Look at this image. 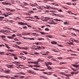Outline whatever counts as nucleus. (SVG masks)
<instances>
[{
	"label": "nucleus",
	"instance_id": "nucleus-11",
	"mask_svg": "<svg viewBox=\"0 0 79 79\" xmlns=\"http://www.w3.org/2000/svg\"><path fill=\"white\" fill-rule=\"evenodd\" d=\"M45 64L46 65V66L48 67V65H49V62H45Z\"/></svg>",
	"mask_w": 79,
	"mask_h": 79
},
{
	"label": "nucleus",
	"instance_id": "nucleus-64",
	"mask_svg": "<svg viewBox=\"0 0 79 79\" xmlns=\"http://www.w3.org/2000/svg\"><path fill=\"white\" fill-rule=\"evenodd\" d=\"M40 33H41V34H45V33H44V32H40Z\"/></svg>",
	"mask_w": 79,
	"mask_h": 79
},
{
	"label": "nucleus",
	"instance_id": "nucleus-8",
	"mask_svg": "<svg viewBox=\"0 0 79 79\" xmlns=\"http://www.w3.org/2000/svg\"><path fill=\"white\" fill-rule=\"evenodd\" d=\"M1 77H5L6 78H9L10 77V76H3V75H1V76H0Z\"/></svg>",
	"mask_w": 79,
	"mask_h": 79
},
{
	"label": "nucleus",
	"instance_id": "nucleus-45",
	"mask_svg": "<svg viewBox=\"0 0 79 79\" xmlns=\"http://www.w3.org/2000/svg\"><path fill=\"white\" fill-rule=\"evenodd\" d=\"M14 58L15 60H17V59H18V58L17 56H14Z\"/></svg>",
	"mask_w": 79,
	"mask_h": 79
},
{
	"label": "nucleus",
	"instance_id": "nucleus-59",
	"mask_svg": "<svg viewBox=\"0 0 79 79\" xmlns=\"http://www.w3.org/2000/svg\"><path fill=\"white\" fill-rule=\"evenodd\" d=\"M48 69L49 70L51 69H52L51 67H50V66H48Z\"/></svg>",
	"mask_w": 79,
	"mask_h": 79
},
{
	"label": "nucleus",
	"instance_id": "nucleus-54",
	"mask_svg": "<svg viewBox=\"0 0 79 79\" xmlns=\"http://www.w3.org/2000/svg\"><path fill=\"white\" fill-rule=\"evenodd\" d=\"M68 13L70 14H73V13L72 12H70V11H68Z\"/></svg>",
	"mask_w": 79,
	"mask_h": 79
},
{
	"label": "nucleus",
	"instance_id": "nucleus-52",
	"mask_svg": "<svg viewBox=\"0 0 79 79\" xmlns=\"http://www.w3.org/2000/svg\"><path fill=\"white\" fill-rule=\"evenodd\" d=\"M34 54H35V55H38V54H39L40 53H38V52H34Z\"/></svg>",
	"mask_w": 79,
	"mask_h": 79
},
{
	"label": "nucleus",
	"instance_id": "nucleus-27",
	"mask_svg": "<svg viewBox=\"0 0 79 79\" xmlns=\"http://www.w3.org/2000/svg\"><path fill=\"white\" fill-rule=\"evenodd\" d=\"M44 18L45 19H47V20L49 19H50V18L49 17H45Z\"/></svg>",
	"mask_w": 79,
	"mask_h": 79
},
{
	"label": "nucleus",
	"instance_id": "nucleus-19",
	"mask_svg": "<svg viewBox=\"0 0 79 79\" xmlns=\"http://www.w3.org/2000/svg\"><path fill=\"white\" fill-rule=\"evenodd\" d=\"M37 9H39L43 10V8L41 6H38L37 7Z\"/></svg>",
	"mask_w": 79,
	"mask_h": 79
},
{
	"label": "nucleus",
	"instance_id": "nucleus-50",
	"mask_svg": "<svg viewBox=\"0 0 79 79\" xmlns=\"http://www.w3.org/2000/svg\"><path fill=\"white\" fill-rule=\"evenodd\" d=\"M42 54L43 55H48V54H47V53H42Z\"/></svg>",
	"mask_w": 79,
	"mask_h": 79
},
{
	"label": "nucleus",
	"instance_id": "nucleus-43",
	"mask_svg": "<svg viewBox=\"0 0 79 79\" xmlns=\"http://www.w3.org/2000/svg\"><path fill=\"white\" fill-rule=\"evenodd\" d=\"M52 57H53L52 56H49L48 57V58L50 59L51 58H52Z\"/></svg>",
	"mask_w": 79,
	"mask_h": 79
},
{
	"label": "nucleus",
	"instance_id": "nucleus-3",
	"mask_svg": "<svg viewBox=\"0 0 79 79\" xmlns=\"http://www.w3.org/2000/svg\"><path fill=\"white\" fill-rule=\"evenodd\" d=\"M2 4L5 5H11V4L10 3H6V2H2Z\"/></svg>",
	"mask_w": 79,
	"mask_h": 79
},
{
	"label": "nucleus",
	"instance_id": "nucleus-22",
	"mask_svg": "<svg viewBox=\"0 0 79 79\" xmlns=\"http://www.w3.org/2000/svg\"><path fill=\"white\" fill-rule=\"evenodd\" d=\"M3 15H4L5 17H7L8 16V15H6V14H5V13H4L3 14Z\"/></svg>",
	"mask_w": 79,
	"mask_h": 79
},
{
	"label": "nucleus",
	"instance_id": "nucleus-17",
	"mask_svg": "<svg viewBox=\"0 0 79 79\" xmlns=\"http://www.w3.org/2000/svg\"><path fill=\"white\" fill-rule=\"evenodd\" d=\"M64 24L65 25H69V23H68L67 22H64Z\"/></svg>",
	"mask_w": 79,
	"mask_h": 79
},
{
	"label": "nucleus",
	"instance_id": "nucleus-6",
	"mask_svg": "<svg viewBox=\"0 0 79 79\" xmlns=\"http://www.w3.org/2000/svg\"><path fill=\"white\" fill-rule=\"evenodd\" d=\"M33 69L35 70H36V71H39V70H40V71H44V69H36V68H33Z\"/></svg>",
	"mask_w": 79,
	"mask_h": 79
},
{
	"label": "nucleus",
	"instance_id": "nucleus-28",
	"mask_svg": "<svg viewBox=\"0 0 79 79\" xmlns=\"http://www.w3.org/2000/svg\"><path fill=\"white\" fill-rule=\"evenodd\" d=\"M52 44H57V43H56V42L53 41V42H52Z\"/></svg>",
	"mask_w": 79,
	"mask_h": 79
},
{
	"label": "nucleus",
	"instance_id": "nucleus-29",
	"mask_svg": "<svg viewBox=\"0 0 79 79\" xmlns=\"http://www.w3.org/2000/svg\"><path fill=\"white\" fill-rule=\"evenodd\" d=\"M50 6H47V7H44V8H45V9H50Z\"/></svg>",
	"mask_w": 79,
	"mask_h": 79
},
{
	"label": "nucleus",
	"instance_id": "nucleus-26",
	"mask_svg": "<svg viewBox=\"0 0 79 79\" xmlns=\"http://www.w3.org/2000/svg\"><path fill=\"white\" fill-rule=\"evenodd\" d=\"M67 43L69 44H71V45H74V44L73 43V42L70 43Z\"/></svg>",
	"mask_w": 79,
	"mask_h": 79
},
{
	"label": "nucleus",
	"instance_id": "nucleus-1",
	"mask_svg": "<svg viewBox=\"0 0 79 79\" xmlns=\"http://www.w3.org/2000/svg\"><path fill=\"white\" fill-rule=\"evenodd\" d=\"M18 24L19 25H23V26H26V25H27V27H32L31 26H30V25H28L27 24V23H23L22 22H18Z\"/></svg>",
	"mask_w": 79,
	"mask_h": 79
},
{
	"label": "nucleus",
	"instance_id": "nucleus-7",
	"mask_svg": "<svg viewBox=\"0 0 79 79\" xmlns=\"http://www.w3.org/2000/svg\"><path fill=\"white\" fill-rule=\"evenodd\" d=\"M0 37H1V38H2V39L3 40H5V39H3V38H5V36H4V35H1L0 36Z\"/></svg>",
	"mask_w": 79,
	"mask_h": 79
},
{
	"label": "nucleus",
	"instance_id": "nucleus-21",
	"mask_svg": "<svg viewBox=\"0 0 79 79\" xmlns=\"http://www.w3.org/2000/svg\"><path fill=\"white\" fill-rule=\"evenodd\" d=\"M66 62H60V65H62V64H66Z\"/></svg>",
	"mask_w": 79,
	"mask_h": 79
},
{
	"label": "nucleus",
	"instance_id": "nucleus-58",
	"mask_svg": "<svg viewBox=\"0 0 79 79\" xmlns=\"http://www.w3.org/2000/svg\"><path fill=\"white\" fill-rule=\"evenodd\" d=\"M72 69L73 70V71H75L76 70V69H74V68H72Z\"/></svg>",
	"mask_w": 79,
	"mask_h": 79
},
{
	"label": "nucleus",
	"instance_id": "nucleus-9",
	"mask_svg": "<svg viewBox=\"0 0 79 79\" xmlns=\"http://www.w3.org/2000/svg\"><path fill=\"white\" fill-rule=\"evenodd\" d=\"M40 61V60H38L37 61H35V62H34V64H38V63L39 61Z\"/></svg>",
	"mask_w": 79,
	"mask_h": 79
},
{
	"label": "nucleus",
	"instance_id": "nucleus-14",
	"mask_svg": "<svg viewBox=\"0 0 79 79\" xmlns=\"http://www.w3.org/2000/svg\"><path fill=\"white\" fill-rule=\"evenodd\" d=\"M73 66L74 67H79V65L78 64V65H75V64H72Z\"/></svg>",
	"mask_w": 79,
	"mask_h": 79
},
{
	"label": "nucleus",
	"instance_id": "nucleus-35",
	"mask_svg": "<svg viewBox=\"0 0 79 79\" xmlns=\"http://www.w3.org/2000/svg\"><path fill=\"white\" fill-rule=\"evenodd\" d=\"M37 47L38 48V49L39 50V49H41L42 48L40 46H37Z\"/></svg>",
	"mask_w": 79,
	"mask_h": 79
},
{
	"label": "nucleus",
	"instance_id": "nucleus-63",
	"mask_svg": "<svg viewBox=\"0 0 79 79\" xmlns=\"http://www.w3.org/2000/svg\"><path fill=\"white\" fill-rule=\"evenodd\" d=\"M10 22H11V23H12V22H14V21H13L12 20H10Z\"/></svg>",
	"mask_w": 79,
	"mask_h": 79
},
{
	"label": "nucleus",
	"instance_id": "nucleus-36",
	"mask_svg": "<svg viewBox=\"0 0 79 79\" xmlns=\"http://www.w3.org/2000/svg\"><path fill=\"white\" fill-rule=\"evenodd\" d=\"M6 13L8 15H12V13Z\"/></svg>",
	"mask_w": 79,
	"mask_h": 79
},
{
	"label": "nucleus",
	"instance_id": "nucleus-12",
	"mask_svg": "<svg viewBox=\"0 0 79 79\" xmlns=\"http://www.w3.org/2000/svg\"><path fill=\"white\" fill-rule=\"evenodd\" d=\"M54 20H56V21H62L61 20L57 19H54Z\"/></svg>",
	"mask_w": 79,
	"mask_h": 79
},
{
	"label": "nucleus",
	"instance_id": "nucleus-23",
	"mask_svg": "<svg viewBox=\"0 0 79 79\" xmlns=\"http://www.w3.org/2000/svg\"><path fill=\"white\" fill-rule=\"evenodd\" d=\"M29 12L30 14H32L34 13V11L32 10H30V11H29Z\"/></svg>",
	"mask_w": 79,
	"mask_h": 79
},
{
	"label": "nucleus",
	"instance_id": "nucleus-5",
	"mask_svg": "<svg viewBox=\"0 0 79 79\" xmlns=\"http://www.w3.org/2000/svg\"><path fill=\"white\" fill-rule=\"evenodd\" d=\"M70 40H72V41L75 42H76L77 43H78L79 42L78 40H75L74 39H73L72 38H71Z\"/></svg>",
	"mask_w": 79,
	"mask_h": 79
},
{
	"label": "nucleus",
	"instance_id": "nucleus-24",
	"mask_svg": "<svg viewBox=\"0 0 79 79\" xmlns=\"http://www.w3.org/2000/svg\"><path fill=\"white\" fill-rule=\"evenodd\" d=\"M17 44H21V42H15Z\"/></svg>",
	"mask_w": 79,
	"mask_h": 79
},
{
	"label": "nucleus",
	"instance_id": "nucleus-20",
	"mask_svg": "<svg viewBox=\"0 0 79 79\" xmlns=\"http://www.w3.org/2000/svg\"><path fill=\"white\" fill-rule=\"evenodd\" d=\"M3 31H4V32H3V33H5V32H6L7 33H8L9 31H8V30H3Z\"/></svg>",
	"mask_w": 79,
	"mask_h": 79
},
{
	"label": "nucleus",
	"instance_id": "nucleus-25",
	"mask_svg": "<svg viewBox=\"0 0 79 79\" xmlns=\"http://www.w3.org/2000/svg\"><path fill=\"white\" fill-rule=\"evenodd\" d=\"M10 72V71L9 70H8L5 71V72L6 73H9Z\"/></svg>",
	"mask_w": 79,
	"mask_h": 79
},
{
	"label": "nucleus",
	"instance_id": "nucleus-51",
	"mask_svg": "<svg viewBox=\"0 0 79 79\" xmlns=\"http://www.w3.org/2000/svg\"><path fill=\"white\" fill-rule=\"evenodd\" d=\"M57 23H56L54 22H52L51 24H54V25H56V24H57Z\"/></svg>",
	"mask_w": 79,
	"mask_h": 79
},
{
	"label": "nucleus",
	"instance_id": "nucleus-60",
	"mask_svg": "<svg viewBox=\"0 0 79 79\" xmlns=\"http://www.w3.org/2000/svg\"><path fill=\"white\" fill-rule=\"evenodd\" d=\"M18 36H19L20 37H22V35H21V34H18Z\"/></svg>",
	"mask_w": 79,
	"mask_h": 79
},
{
	"label": "nucleus",
	"instance_id": "nucleus-4",
	"mask_svg": "<svg viewBox=\"0 0 79 79\" xmlns=\"http://www.w3.org/2000/svg\"><path fill=\"white\" fill-rule=\"evenodd\" d=\"M6 9L8 11H15V9H13V10L11 9V10L10 8H6Z\"/></svg>",
	"mask_w": 79,
	"mask_h": 79
},
{
	"label": "nucleus",
	"instance_id": "nucleus-48",
	"mask_svg": "<svg viewBox=\"0 0 79 79\" xmlns=\"http://www.w3.org/2000/svg\"><path fill=\"white\" fill-rule=\"evenodd\" d=\"M66 4H67L68 5H72L71 3H69V2H67L66 3Z\"/></svg>",
	"mask_w": 79,
	"mask_h": 79
},
{
	"label": "nucleus",
	"instance_id": "nucleus-15",
	"mask_svg": "<svg viewBox=\"0 0 79 79\" xmlns=\"http://www.w3.org/2000/svg\"><path fill=\"white\" fill-rule=\"evenodd\" d=\"M5 44L7 48H8V49H10V47H9L8 45L7 44Z\"/></svg>",
	"mask_w": 79,
	"mask_h": 79
},
{
	"label": "nucleus",
	"instance_id": "nucleus-53",
	"mask_svg": "<svg viewBox=\"0 0 79 79\" xmlns=\"http://www.w3.org/2000/svg\"><path fill=\"white\" fill-rule=\"evenodd\" d=\"M23 29H27V27H23Z\"/></svg>",
	"mask_w": 79,
	"mask_h": 79
},
{
	"label": "nucleus",
	"instance_id": "nucleus-49",
	"mask_svg": "<svg viewBox=\"0 0 79 79\" xmlns=\"http://www.w3.org/2000/svg\"><path fill=\"white\" fill-rule=\"evenodd\" d=\"M28 40H34V38H28Z\"/></svg>",
	"mask_w": 79,
	"mask_h": 79
},
{
	"label": "nucleus",
	"instance_id": "nucleus-46",
	"mask_svg": "<svg viewBox=\"0 0 79 79\" xmlns=\"http://www.w3.org/2000/svg\"><path fill=\"white\" fill-rule=\"evenodd\" d=\"M46 37H48L49 38H52V36L51 35H49V36H46Z\"/></svg>",
	"mask_w": 79,
	"mask_h": 79
},
{
	"label": "nucleus",
	"instance_id": "nucleus-33",
	"mask_svg": "<svg viewBox=\"0 0 79 79\" xmlns=\"http://www.w3.org/2000/svg\"><path fill=\"white\" fill-rule=\"evenodd\" d=\"M34 17L35 18H36V19H40L39 18H38V16H36H36H35Z\"/></svg>",
	"mask_w": 79,
	"mask_h": 79
},
{
	"label": "nucleus",
	"instance_id": "nucleus-61",
	"mask_svg": "<svg viewBox=\"0 0 79 79\" xmlns=\"http://www.w3.org/2000/svg\"><path fill=\"white\" fill-rule=\"evenodd\" d=\"M32 73H33V74H36V73H35V72H34V71H32Z\"/></svg>",
	"mask_w": 79,
	"mask_h": 79
},
{
	"label": "nucleus",
	"instance_id": "nucleus-13",
	"mask_svg": "<svg viewBox=\"0 0 79 79\" xmlns=\"http://www.w3.org/2000/svg\"><path fill=\"white\" fill-rule=\"evenodd\" d=\"M32 34H33V35H34V36H40L39 34H36V33H35V32L34 33H32Z\"/></svg>",
	"mask_w": 79,
	"mask_h": 79
},
{
	"label": "nucleus",
	"instance_id": "nucleus-16",
	"mask_svg": "<svg viewBox=\"0 0 79 79\" xmlns=\"http://www.w3.org/2000/svg\"><path fill=\"white\" fill-rule=\"evenodd\" d=\"M13 65H8V67L10 68H13Z\"/></svg>",
	"mask_w": 79,
	"mask_h": 79
},
{
	"label": "nucleus",
	"instance_id": "nucleus-62",
	"mask_svg": "<svg viewBox=\"0 0 79 79\" xmlns=\"http://www.w3.org/2000/svg\"><path fill=\"white\" fill-rule=\"evenodd\" d=\"M72 35H74V36H76V34H75V33H72Z\"/></svg>",
	"mask_w": 79,
	"mask_h": 79
},
{
	"label": "nucleus",
	"instance_id": "nucleus-31",
	"mask_svg": "<svg viewBox=\"0 0 79 79\" xmlns=\"http://www.w3.org/2000/svg\"><path fill=\"white\" fill-rule=\"evenodd\" d=\"M52 4H53V5H55L56 6H59V5L57 4L56 3H52Z\"/></svg>",
	"mask_w": 79,
	"mask_h": 79
},
{
	"label": "nucleus",
	"instance_id": "nucleus-2",
	"mask_svg": "<svg viewBox=\"0 0 79 79\" xmlns=\"http://www.w3.org/2000/svg\"><path fill=\"white\" fill-rule=\"evenodd\" d=\"M15 46L17 47L18 48H19V49H23L25 50H28L29 49V47H21L17 45H15Z\"/></svg>",
	"mask_w": 79,
	"mask_h": 79
},
{
	"label": "nucleus",
	"instance_id": "nucleus-57",
	"mask_svg": "<svg viewBox=\"0 0 79 79\" xmlns=\"http://www.w3.org/2000/svg\"><path fill=\"white\" fill-rule=\"evenodd\" d=\"M50 12H52V13H55V11H53V10H51Z\"/></svg>",
	"mask_w": 79,
	"mask_h": 79
},
{
	"label": "nucleus",
	"instance_id": "nucleus-32",
	"mask_svg": "<svg viewBox=\"0 0 79 79\" xmlns=\"http://www.w3.org/2000/svg\"><path fill=\"white\" fill-rule=\"evenodd\" d=\"M52 61H57L54 58H52Z\"/></svg>",
	"mask_w": 79,
	"mask_h": 79
},
{
	"label": "nucleus",
	"instance_id": "nucleus-37",
	"mask_svg": "<svg viewBox=\"0 0 79 79\" xmlns=\"http://www.w3.org/2000/svg\"><path fill=\"white\" fill-rule=\"evenodd\" d=\"M74 73H75L76 74H77L78 73H75V72L73 73V72H72L71 73V74H74Z\"/></svg>",
	"mask_w": 79,
	"mask_h": 79
},
{
	"label": "nucleus",
	"instance_id": "nucleus-18",
	"mask_svg": "<svg viewBox=\"0 0 79 79\" xmlns=\"http://www.w3.org/2000/svg\"><path fill=\"white\" fill-rule=\"evenodd\" d=\"M37 40H44V38H37Z\"/></svg>",
	"mask_w": 79,
	"mask_h": 79
},
{
	"label": "nucleus",
	"instance_id": "nucleus-42",
	"mask_svg": "<svg viewBox=\"0 0 79 79\" xmlns=\"http://www.w3.org/2000/svg\"><path fill=\"white\" fill-rule=\"evenodd\" d=\"M22 59H23L24 60H25L26 59V58L25 57L23 56H22Z\"/></svg>",
	"mask_w": 79,
	"mask_h": 79
},
{
	"label": "nucleus",
	"instance_id": "nucleus-44",
	"mask_svg": "<svg viewBox=\"0 0 79 79\" xmlns=\"http://www.w3.org/2000/svg\"><path fill=\"white\" fill-rule=\"evenodd\" d=\"M23 3H24V5H28V4L27 3H26L25 2H23Z\"/></svg>",
	"mask_w": 79,
	"mask_h": 79
},
{
	"label": "nucleus",
	"instance_id": "nucleus-10",
	"mask_svg": "<svg viewBox=\"0 0 79 79\" xmlns=\"http://www.w3.org/2000/svg\"><path fill=\"white\" fill-rule=\"evenodd\" d=\"M34 67H36V68H40V67H41V66L37 65H34Z\"/></svg>",
	"mask_w": 79,
	"mask_h": 79
},
{
	"label": "nucleus",
	"instance_id": "nucleus-39",
	"mask_svg": "<svg viewBox=\"0 0 79 79\" xmlns=\"http://www.w3.org/2000/svg\"><path fill=\"white\" fill-rule=\"evenodd\" d=\"M14 50H13V49H9V52H14Z\"/></svg>",
	"mask_w": 79,
	"mask_h": 79
},
{
	"label": "nucleus",
	"instance_id": "nucleus-55",
	"mask_svg": "<svg viewBox=\"0 0 79 79\" xmlns=\"http://www.w3.org/2000/svg\"><path fill=\"white\" fill-rule=\"evenodd\" d=\"M63 29L64 30H66L67 29V27H64L63 28Z\"/></svg>",
	"mask_w": 79,
	"mask_h": 79
},
{
	"label": "nucleus",
	"instance_id": "nucleus-38",
	"mask_svg": "<svg viewBox=\"0 0 79 79\" xmlns=\"http://www.w3.org/2000/svg\"><path fill=\"white\" fill-rule=\"evenodd\" d=\"M7 37L8 38V39H12V36H7Z\"/></svg>",
	"mask_w": 79,
	"mask_h": 79
},
{
	"label": "nucleus",
	"instance_id": "nucleus-56",
	"mask_svg": "<svg viewBox=\"0 0 79 79\" xmlns=\"http://www.w3.org/2000/svg\"><path fill=\"white\" fill-rule=\"evenodd\" d=\"M59 17H63V16L62 15H59Z\"/></svg>",
	"mask_w": 79,
	"mask_h": 79
},
{
	"label": "nucleus",
	"instance_id": "nucleus-40",
	"mask_svg": "<svg viewBox=\"0 0 79 79\" xmlns=\"http://www.w3.org/2000/svg\"><path fill=\"white\" fill-rule=\"evenodd\" d=\"M16 36V35L15 34H13V35H12V39H13V37H15Z\"/></svg>",
	"mask_w": 79,
	"mask_h": 79
},
{
	"label": "nucleus",
	"instance_id": "nucleus-34",
	"mask_svg": "<svg viewBox=\"0 0 79 79\" xmlns=\"http://www.w3.org/2000/svg\"><path fill=\"white\" fill-rule=\"evenodd\" d=\"M45 30L46 31H49V29L48 28H46L45 29Z\"/></svg>",
	"mask_w": 79,
	"mask_h": 79
},
{
	"label": "nucleus",
	"instance_id": "nucleus-47",
	"mask_svg": "<svg viewBox=\"0 0 79 79\" xmlns=\"http://www.w3.org/2000/svg\"><path fill=\"white\" fill-rule=\"evenodd\" d=\"M20 77L22 79H23L24 78H25V77L24 76H21Z\"/></svg>",
	"mask_w": 79,
	"mask_h": 79
},
{
	"label": "nucleus",
	"instance_id": "nucleus-30",
	"mask_svg": "<svg viewBox=\"0 0 79 79\" xmlns=\"http://www.w3.org/2000/svg\"><path fill=\"white\" fill-rule=\"evenodd\" d=\"M64 75H65V76H71V74H64Z\"/></svg>",
	"mask_w": 79,
	"mask_h": 79
},
{
	"label": "nucleus",
	"instance_id": "nucleus-41",
	"mask_svg": "<svg viewBox=\"0 0 79 79\" xmlns=\"http://www.w3.org/2000/svg\"><path fill=\"white\" fill-rule=\"evenodd\" d=\"M23 52L24 53H25V54H28L27 52H26V51H23Z\"/></svg>",
	"mask_w": 79,
	"mask_h": 79
}]
</instances>
